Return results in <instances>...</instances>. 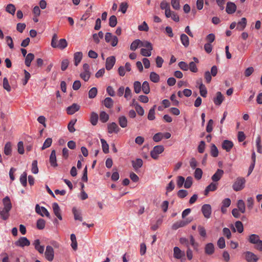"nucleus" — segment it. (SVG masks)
Listing matches in <instances>:
<instances>
[{
    "label": "nucleus",
    "mask_w": 262,
    "mask_h": 262,
    "mask_svg": "<svg viewBox=\"0 0 262 262\" xmlns=\"http://www.w3.org/2000/svg\"><path fill=\"white\" fill-rule=\"evenodd\" d=\"M97 94V89L95 87L91 88L89 91V97L90 99L94 98Z\"/></svg>",
    "instance_id": "nucleus-53"
},
{
    "label": "nucleus",
    "mask_w": 262,
    "mask_h": 262,
    "mask_svg": "<svg viewBox=\"0 0 262 262\" xmlns=\"http://www.w3.org/2000/svg\"><path fill=\"white\" fill-rule=\"evenodd\" d=\"M214 252V245L211 243H208L205 246V252L207 255H211Z\"/></svg>",
    "instance_id": "nucleus-24"
},
{
    "label": "nucleus",
    "mask_w": 262,
    "mask_h": 262,
    "mask_svg": "<svg viewBox=\"0 0 262 262\" xmlns=\"http://www.w3.org/2000/svg\"><path fill=\"white\" fill-rule=\"evenodd\" d=\"M105 41L107 43H111L113 47H115L117 45L118 39L117 36H113L112 33L107 32L105 35Z\"/></svg>",
    "instance_id": "nucleus-5"
},
{
    "label": "nucleus",
    "mask_w": 262,
    "mask_h": 262,
    "mask_svg": "<svg viewBox=\"0 0 262 262\" xmlns=\"http://www.w3.org/2000/svg\"><path fill=\"white\" fill-rule=\"evenodd\" d=\"M107 130L109 134L118 133L120 128L115 122H112L107 124Z\"/></svg>",
    "instance_id": "nucleus-14"
},
{
    "label": "nucleus",
    "mask_w": 262,
    "mask_h": 262,
    "mask_svg": "<svg viewBox=\"0 0 262 262\" xmlns=\"http://www.w3.org/2000/svg\"><path fill=\"white\" fill-rule=\"evenodd\" d=\"M246 180L243 177H238L232 185L233 189L235 191L242 190L245 186Z\"/></svg>",
    "instance_id": "nucleus-3"
},
{
    "label": "nucleus",
    "mask_w": 262,
    "mask_h": 262,
    "mask_svg": "<svg viewBox=\"0 0 262 262\" xmlns=\"http://www.w3.org/2000/svg\"><path fill=\"white\" fill-rule=\"evenodd\" d=\"M40 242L39 239H35L33 245L34 246L35 249L40 254H42L44 252L45 247L43 246L40 245Z\"/></svg>",
    "instance_id": "nucleus-20"
},
{
    "label": "nucleus",
    "mask_w": 262,
    "mask_h": 262,
    "mask_svg": "<svg viewBox=\"0 0 262 262\" xmlns=\"http://www.w3.org/2000/svg\"><path fill=\"white\" fill-rule=\"evenodd\" d=\"M34 59V55L32 53L28 54L25 58V63L26 66L29 67L31 65V61Z\"/></svg>",
    "instance_id": "nucleus-35"
},
{
    "label": "nucleus",
    "mask_w": 262,
    "mask_h": 262,
    "mask_svg": "<svg viewBox=\"0 0 262 262\" xmlns=\"http://www.w3.org/2000/svg\"><path fill=\"white\" fill-rule=\"evenodd\" d=\"M116 62L115 56H112L107 57L106 59L105 68L107 70H111L114 67Z\"/></svg>",
    "instance_id": "nucleus-12"
},
{
    "label": "nucleus",
    "mask_w": 262,
    "mask_h": 262,
    "mask_svg": "<svg viewBox=\"0 0 262 262\" xmlns=\"http://www.w3.org/2000/svg\"><path fill=\"white\" fill-rule=\"evenodd\" d=\"M210 154L213 157H217L219 155V151L216 146L212 144L210 147Z\"/></svg>",
    "instance_id": "nucleus-43"
},
{
    "label": "nucleus",
    "mask_w": 262,
    "mask_h": 262,
    "mask_svg": "<svg viewBox=\"0 0 262 262\" xmlns=\"http://www.w3.org/2000/svg\"><path fill=\"white\" fill-rule=\"evenodd\" d=\"M203 174V171L201 168H195L194 173V178L198 180H199L202 178Z\"/></svg>",
    "instance_id": "nucleus-52"
},
{
    "label": "nucleus",
    "mask_w": 262,
    "mask_h": 262,
    "mask_svg": "<svg viewBox=\"0 0 262 262\" xmlns=\"http://www.w3.org/2000/svg\"><path fill=\"white\" fill-rule=\"evenodd\" d=\"M46 221L42 219H39L37 221L36 227L39 230H42L45 228Z\"/></svg>",
    "instance_id": "nucleus-42"
},
{
    "label": "nucleus",
    "mask_w": 262,
    "mask_h": 262,
    "mask_svg": "<svg viewBox=\"0 0 262 262\" xmlns=\"http://www.w3.org/2000/svg\"><path fill=\"white\" fill-rule=\"evenodd\" d=\"M190 222V221L186 220H182L178 221L176 223H174L172 226V229L173 230H177L179 228L183 227L187 225L188 224H189Z\"/></svg>",
    "instance_id": "nucleus-15"
},
{
    "label": "nucleus",
    "mask_w": 262,
    "mask_h": 262,
    "mask_svg": "<svg viewBox=\"0 0 262 262\" xmlns=\"http://www.w3.org/2000/svg\"><path fill=\"white\" fill-rule=\"evenodd\" d=\"M118 123L120 126L122 128H125L127 126V119L124 116H121L118 118Z\"/></svg>",
    "instance_id": "nucleus-31"
},
{
    "label": "nucleus",
    "mask_w": 262,
    "mask_h": 262,
    "mask_svg": "<svg viewBox=\"0 0 262 262\" xmlns=\"http://www.w3.org/2000/svg\"><path fill=\"white\" fill-rule=\"evenodd\" d=\"M46 258L49 261H52L54 257V251L52 247L47 246L45 252Z\"/></svg>",
    "instance_id": "nucleus-6"
},
{
    "label": "nucleus",
    "mask_w": 262,
    "mask_h": 262,
    "mask_svg": "<svg viewBox=\"0 0 262 262\" xmlns=\"http://www.w3.org/2000/svg\"><path fill=\"white\" fill-rule=\"evenodd\" d=\"M98 115L95 112H92L91 114L90 122L93 125H96L98 122Z\"/></svg>",
    "instance_id": "nucleus-36"
},
{
    "label": "nucleus",
    "mask_w": 262,
    "mask_h": 262,
    "mask_svg": "<svg viewBox=\"0 0 262 262\" xmlns=\"http://www.w3.org/2000/svg\"><path fill=\"white\" fill-rule=\"evenodd\" d=\"M3 88L7 92H10L11 90V86L8 82V80L6 77H5L3 79Z\"/></svg>",
    "instance_id": "nucleus-64"
},
{
    "label": "nucleus",
    "mask_w": 262,
    "mask_h": 262,
    "mask_svg": "<svg viewBox=\"0 0 262 262\" xmlns=\"http://www.w3.org/2000/svg\"><path fill=\"white\" fill-rule=\"evenodd\" d=\"M30 244V241L26 237H21L18 241L15 242V245L16 246L24 247L25 246H28Z\"/></svg>",
    "instance_id": "nucleus-11"
},
{
    "label": "nucleus",
    "mask_w": 262,
    "mask_h": 262,
    "mask_svg": "<svg viewBox=\"0 0 262 262\" xmlns=\"http://www.w3.org/2000/svg\"><path fill=\"white\" fill-rule=\"evenodd\" d=\"M244 254L248 262H257L258 259L257 256L251 252L247 251Z\"/></svg>",
    "instance_id": "nucleus-10"
},
{
    "label": "nucleus",
    "mask_w": 262,
    "mask_h": 262,
    "mask_svg": "<svg viewBox=\"0 0 262 262\" xmlns=\"http://www.w3.org/2000/svg\"><path fill=\"white\" fill-rule=\"evenodd\" d=\"M224 174V171L221 169H217L215 173L211 177V180L214 182H217L222 178Z\"/></svg>",
    "instance_id": "nucleus-17"
},
{
    "label": "nucleus",
    "mask_w": 262,
    "mask_h": 262,
    "mask_svg": "<svg viewBox=\"0 0 262 262\" xmlns=\"http://www.w3.org/2000/svg\"><path fill=\"white\" fill-rule=\"evenodd\" d=\"M27 173L26 171L24 172L20 176L19 181L22 185L24 187L27 184Z\"/></svg>",
    "instance_id": "nucleus-40"
},
{
    "label": "nucleus",
    "mask_w": 262,
    "mask_h": 262,
    "mask_svg": "<svg viewBox=\"0 0 262 262\" xmlns=\"http://www.w3.org/2000/svg\"><path fill=\"white\" fill-rule=\"evenodd\" d=\"M256 145L257 151L260 154L262 153V145H261V139L260 136H258L256 139Z\"/></svg>",
    "instance_id": "nucleus-56"
},
{
    "label": "nucleus",
    "mask_w": 262,
    "mask_h": 262,
    "mask_svg": "<svg viewBox=\"0 0 262 262\" xmlns=\"http://www.w3.org/2000/svg\"><path fill=\"white\" fill-rule=\"evenodd\" d=\"M141 40L136 39L131 43L130 49L132 51H135L138 47H140Z\"/></svg>",
    "instance_id": "nucleus-44"
},
{
    "label": "nucleus",
    "mask_w": 262,
    "mask_h": 262,
    "mask_svg": "<svg viewBox=\"0 0 262 262\" xmlns=\"http://www.w3.org/2000/svg\"><path fill=\"white\" fill-rule=\"evenodd\" d=\"M233 146V144L232 142L228 140H224L222 143V148L227 152L230 151Z\"/></svg>",
    "instance_id": "nucleus-26"
},
{
    "label": "nucleus",
    "mask_w": 262,
    "mask_h": 262,
    "mask_svg": "<svg viewBox=\"0 0 262 262\" xmlns=\"http://www.w3.org/2000/svg\"><path fill=\"white\" fill-rule=\"evenodd\" d=\"M80 77L85 81H88L91 76V73L90 72H82L80 74Z\"/></svg>",
    "instance_id": "nucleus-57"
},
{
    "label": "nucleus",
    "mask_w": 262,
    "mask_h": 262,
    "mask_svg": "<svg viewBox=\"0 0 262 262\" xmlns=\"http://www.w3.org/2000/svg\"><path fill=\"white\" fill-rule=\"evenodd\" d=\"M235 227L238 233H242L244 231L243 223L241 221H236L235 223Z\"/></svg>",
    "instance_id": "nucleus-59"
},
{
    "label": "nucleus",
    "mask_w": 262,
    "mask_h": 262,
    "mask_svg": "<svg viewBox=\"0 0 262 262\" xmlns=\"http://www.w3.org/2000/svg\"><path fill=\"white\" fill-rule=\"evenodd\" d=\"M218 184L215 182L211 183L208 186H207L204 191V195H207L210 191H214L217 188Z\"/></svg>",
    "instance_id": "nucleus-18"
},
{
    "label": "nucleus",
    "mask_w": 262,
    "mask_h": 262,
    "mask_svg": "<svg viewBox=\"0 0 262 262\" xmlns=\"http://www.w3.org/2000/svg\"><path fill=\"white\" fill-rule=\"evenodd\" d=\"M4 154L7 156H10L12 154V144L10 142H7L4 147Z\"/></svg>",
    "instance_id": "nucleus-33"
},
{
    "label": "nucleus",
    "mask_w": 262,
    "mask_h": 262,
    "mask_svg": "<svg viewBox=\"0 0 262 262\" xmlns=\"http://www.w3.org/2000/svg\"><path fill=\"white\" fill-rule=\"evenodd\" d=\"M247 19L245 17H243L237 24L236 29L239 31H243L245 29L247 25Z\"/></svg>",
    "instance_id": "nucleus-27"
},
{
    "label": "nucleus",
    "mask_w": 262,
    "mask_h": 262,
    "mask_svg": "<svg viewBox=\"0 0 262 262\" xmlns=\"http://www.w3.org/2000/svg\"><path fill=\"white\" fill-rule=\"evenodd\" d=\"M52 143V139L51 138H47L44 142L43 145L41 147L42 150H44L47 148L49 147Z\"/></svg>",
    "instance_id": "nucleus-61"
},
{
    "label": "nucleus",
    "mask_w": 262,
    "mask_h": 262,
    "mask_svg": "<svg viewBox=\"0 0 262 262\" xmlns=\"http://www.w3.org/2000/svg\"><path fill=\"white\" fill-rule=\"evenodd\" d=\"M236 6L233 2H228L227 3L226 11L228 14H232L235 12Z\"/></svg>",
    "instance_id": "nucleus-19"
},
{
    "label": "nucleus",
    "mask_w": 262,
    "mask_h": 262,
    "mask_svg": "<svg viewBox=\"0 0 262 262\" xmlns=\"http://www.w3.org/2000/svg\"><path fill=\"white\" fill-rule=\"evenodd\" d=\"M35 211L36 212L43 216L44 214L48 217H50V215L48 210L44 207H40L38 204H36L35 206Z\"/></svg>",
    "instance_id": "nucleus-8"
},
{
    "label": "nucleus",
    "mask_w": 262,
    "mask_h": 262,
    "mask_svg": "<svg viewBox=\"0 0 262 262\" xmlns=\"http://www.w3.org/2000/svg\"><path fill=\"white\" fill-rule=\"evenodd\" d=\"M31 171L34 174H37L38 172V168L37 167V161L34 160L32 163Z\"/></svg>",
    "instance_id": "nucleus-63"
},
{
    "label": "nucleus",
    "mask_w": 262,
    "mask_h": 262,
    "mask_svg": "<svg viewBox=\"0 0 262 262\" xmlns=\"http://www.w3.org/2000/svg\"><path fill=\"white\" fill-rule=\"evenodd\" d=\"M150 79L153 82L157 83L159 81L160 77L156 73L152 72L150 74Z\"/></svg>",
    "instance_id": "nucleus-48"
},
{
    "label": "nucleus",
    "mask_w": 262,
    "mask_h": 262,
    "mask_svg": "<svg viewBox=\"0 0 262 262\" xmlns=\"http://www.w3.org/2000/svg\"><path fill=\"white\" fill-rule=\"evenodd\" d=\"M185 256V253L179 247H174L173 248V257L178 259H182Z\"/></svg>",
    "instance_id": "nucleus-9"
},
{
    "label": "nucleus",
    "mask_w": 262,
    "mask_h": 262,
    "mask_svg": "<svg viewBox=\"0 0 262 262\" xmlns=\"http://www.w3.org/2000/svg\"><path fill=\"white\" fill-rule=\"evenodd\" d=\"M185 178L182 176H178L177 179V185L179 188H181L184 185Z\"/></svg>",
    "instance_id": "nucleus-62"
},
{
    "label": "nucleus",
    "mask_w": 262,
    "mask_h": 262,
    "mask_svg": "<svg viewBox=\"0 0 262 262\" xmlns=\"http://www.w3.org/2000/svg\"><path fill=\"white\" fill-rule=\"evenodd\" d=\"M109 116L108 115L105 113V112H101L100 114V120L103 122L105 123L108 120Z\"/></svg>",
    "instance_id": "nucleus-51"
},
{
    "label": "nucleus",
    "mask_w": 262,
    "mask_h": 262,
    "mask_svg": "<svg viewBox=\"0 0 262 262\" xmlns=\"http://www.w3.org/2000/svg\"><path fill=\"white\" fill-rule=\"evenodd\" d=\"M68 46V43L65 39H60L56 43H52V47L59 48L61 50L65 49Z\"/></svg>",
    "instance_id": "nucleus-13"
},
{
    "label": "nucleus",
    "mask_w": 262,
    "mask_h": 262,
    "mask_svg": "<svg viewBox=\"0 0 262 262\" xmlns=\"http://www.w3.org/2000/svg\"><path fill=\"white\" fill-rule=\"evenodd\" d=\"M50 163L51 165L53 167L57 166V161H56V151L55 150H52L50 156Z\"/></svg>",
    "instance_id": "nucleus-25"
},
{
    "label": "nucleus",
    "mask_w": 262,
    "mask_h": 262,
    "mask_svg": "<svg viewBox=\"0 0 262 262\" xmlns=\"http://www.w3.org/2000/svg\"><path fill=\"white\" fill-rule=\"evenodd\" d=\"M180 39L182 45L187 48L189 45V39L188 37L185 34H181L180 36Z\"/></svg>",
    "instance_id": "nucleus-30"
},
{
    "label": "nucleus",
    "mask_w": 262,
    "mask_h": 262,
    "mask_svg": "<svg viewBox=\"0 0 262 262\" xmlns=\"http://www.w3.org/2000/svg\"><path fill=\"white\" fill-rule=\"evenodd\" d=\"M103 104L106 107L110 108L113 105V101L111 98L107 97L104 100Z\"/></svg>",
    "instance_id": "nucleus-45"
},
{
    "label": "nucleus",
    "mask_w": 262,
    "mask_h": 262,
    "mask_svg": "<svg viewBox=\"0 0 262 262\" xmlns=\"http://www.w3.org/2000/svg\"><path fill=\"white\" fill-rule=\"evenodd\" d=\"M201 211L204 217L206 219L210 217L212 209L211 205L209 204H204L202 206Z\"/></svg>",
    "instance_id": "nucleus-7"
},
{
    "label": "nucleus",
    "mask_w": 262,
    "mask_h": 262,
    "mask_svg": "<svg viewBox=\"0 0 262 262\" xmlns=\"http://www.w3.org/2000/svg\"><path fill=\"white\" fill-rule=\"evenodd\" d=\"M134 89L136 94L140 93L141 90V83L138 81H135L134 83Z\"/></svg>",
    "instance_id": "nucleus-54"
},
{
    "label": "nucleus",
    "mask_w": 262,
    "mask_h": 262,
    "mask_svg": "<svg viewBox=\"0 0 262 262\" xmlns=\"http://www.w3.org/2000/svg\"><path fill=\"white\" fill-rule=\"evenodd\" d=\"M141 47L145 48V49H149V50L153 49L152 44L150 42L146 40H141L140 47Z\"/></svg>",
    "instance_id": "nucleus-50"
},
{
    "label": "nucleus",
    "mask_w": 262,
    "mask_h": 262,
    "mask_svg": "<svg viewBox=\"0 0 262 262\" xmlns=\"http://www.w3.org/2000/svg\"><path fill=\"white\" fill-rule=\"evenodd\" d=\"M237 209L240 211L242 213H244L246 211V206L245 202L242 200H239L237 203Z\"/></svg>",
    "instance_id": "nucleus-32"
},
{
    "label": "nucleus",
    "mask_w": 262,
    "mask_h": 262,
    "mask_svg": "<svg viewBox=\"0 0 262 262\" xmlns=\"http://www.w3.org/2000/svg\"><path fill=\"white\" fill-rule=\"evenodd\" d=\"M152 50H149V49L142 48L140 51L141 54L145 57H149L151 55V51Z\"/></svg>",
    "instance_id": "nucleus-55"
},
{
    "label": "nucleus",
    "mask_w": 262,
    "mask_h": 262,
    "mask_svg": "<svg viewBox=\"0 0 262 262\" xmlns=\"http://www.w3.org/2000/svg\"><path fill=\"white\" fill-rule=\"evenodd\" d=\"M217 245L220 249H223L226 247L225 240L223 237L219 238L217 242Z\"/></svg>",
    "instance_id": "nucleus-60"
},
{
    "label": "nucleus",
    "mask_w": 262,
    "mask_h": 262,
    "mask_svg": "<svg viewBox=\"0 0 262 262\" xmlns=\"http://www.w3.org/2000/svg\"><path fill=\"white\" fill-rule=\"evenodd\" d=\"M248 241L250 243L255 245L260 241V238L258 235L252 234L249 236Z\"/></svg>",
    "instance_id": "nucleus-34"
},
{
    "label": "nucleus",
    "mask_w": 262,
    "mask_h": 262,
    "mask_svg": "<svg viewBox=\"0 0 262 262\" xmlns=\"http://www.w3.org/2000/svg\"><path fill=\"white\" fill-rule=\"evenodd\" d=\"M192 178L190 176L187 177L186 180H185L184 187L187 189L190 188L192 185Z\"/></svg>",
    "instance_id": "nucleus-46"
},
{
    "label": "nucleus",
    "mask_w": 262,
    "mask_h": 262,
    "mask_svg": "<svg viewBox=\"0 0 262 262\" xmlns=\"http://www.w3.org/2000/svg\"><path fill=\"white\" fill-rule=\"evenodd\" d=\"M164 148L163 145L155 146L153 149L150 151V156L154 159H157L159 157V155L164 151Z\"/></svg>",
    "instance_id": "nucleus-4"
},
{
    "label": "nucleus",
    "mask_w": 262,
    "mask_h": 262,
    "mask_svg": "<svg viewBox=\"0 0 262 262\" xmlns=\"http://www.w3.org/2000/svg\"><path fill=\"white\" fill-rule=\"evenodd\" d=\"M117 23V19L116 16L112 15L109 18V25L111 27H114Z\"/></svg>",
    "instance_id": "nucleus-58"
},
{
    "label": "nucleus",
    "mask_w": 262,
    "mask_h": 262,
    "mask_svg": "<svg viewBox=\"0 0 262 262\" xmlns=\"http://www.w3.org/2000/svg\"><path fill=\"white\" fill-rule=\"evenodd\" d=\"M156 105H154L152 108H151L148 112L147 118L149 120H154L155 119V109Z\"/></svg>",
    "instance_id": "nucleus-37"
},
{
    "label": "nucleus",
    "mask_w": 262,
    "mask_h": 262,
    "mask_svg": "<svg viewBox=\"0 0 262 262\" xmlns=\"http://www.w3.org/2000/svg\"><path fill=\"white\" fill-rule=\"evenodd\" d=\"M80 108V106L76 103H73L72 105L67 108V113L69 115H73L77 112Z\"/></svg>",
    "instance_id": "nucleus-21"
},
{
    "label": "nucleus",
    "mask_w": 262,
    "mask_h": 262,
    "mask_svg": "<svg viewBox=\"0 0 262 262\" xmlns=\"http://www.w3.org/2000/svg\"><path fill=\"white\" fill-rule=\"evenodd\" d=\"M100 141L102 144V148L103 151L105 154H107L109 152L108 144L107 143L106 141L103 139H101Z\"/></svg>",
    "instance_id": "nucleus-41"
},
{
    "label": "nucleus",
    "mask_w": 262,
    "mask_h": 262,
    "mask_svg": "<svg viewBox=\"0 0 262 262\" xmlns=\"http://www.w3.org/2000/svg\"><path fill=\"white\" fill-rule=\"evenodd\" d=\"M224 97L221 92H217L216 93V96L213 99V102L216 105H220L223 102Z\"/></svg>",
    "instance_id": "nucleus-23"
},
{
    "label": "nucleus",
    "mask_w": 262,
    "mask_h": 262,
    "mask_svg": "<svg viewBox=\"0 0 262 262\" xmlns=\"http://www.w3.org/2000/svg\"><path fill=\"white\" fill-rule=\"evenodd\" d=\"M72 212L74 214V219L75 220L82 221V217L81 216V212L79 210H78L76 207H73L72 209Z\"/></svg>",
    "instance_id": "nucleus-29"
},
{
    "label": "nucleus",
    "mask_w": 262,
    "mask_h": 262,
    "mask_svg": "<svg viewBox=\"0 0 262 262\" xmlns=\"http://www.w3.org/2000/svg\"><path fill=\"white\" fill-rule=\"evenodd\" d=\"M3 207L0 208V216L3 220H7L10 215L9 212L12 208V204L9 196L3 199Z\"/></svg>",
    "instance_id": "nucleus-1"
},
{
    "label": "nucleus",
    "mask_w": 262,
    "mask_h": 262,
    "mask_svg": "<svg viewBox=\"0 0 262 262\" xmlns=\"http://www.w3.org/2000/svg\"><path fill=\"white\" fill-rule=\"evenodd\" d=\"M141 89L143 93L145 94H148L150 92L149 85L147 81H145L143 82Z\"/></svg>",
    "instance_id": "nucleus-39"
},
{
    "label": "nucleus",
    "mask_w": 262,
    "mask_h": 262,
    "mask_svg": "<svg viewBox=\"0 0 262 262\" xmlns=\"http://www.w3.org/2000/svg\"><path fill=\"white\" fill-rule=\"evenodd\" d=\"M132 166L136 171L141 168L143 165V161L141 159L137 158L132 161Z\"/></svg>",
    "instance_id": "nucleus-22"
},
{
    "label": "nucleus",
    "mask_w": 262,
    "mask_h": 262,
    "mask_svg": "<svg viewBox=\"0 0 262 262\" xmlns=\"http://www.w3.org/2000/svg\"><path fill=\"white\" fill-rule=\"evenodd\" d=\"M200 95L203 97H206L207 96V91L204 84L201 82L200 85H199Z\"/></svg>",
    "instance_id": "nucleus-47"
},
{
    "label": "nucleus",
    "mask_w": 262,
    "mask_h": 262,
    "mask_svg": "<svg viewBox=\"0 0 262 262\" xmlns=\"http://www.w3.org/2000/svg\"><path fill=\"white\" fill-rule=\"evenodd\" d=\"M52 208L53 210L54 213L56 216V217L59 220H62V217L61 214V210L57 203H54L52 204Z\"/></svg>",
    "instance_id": "nucleus-16"
},
{
    "label": "nucleus",
    "mask_w": 262,
    "mask_h": 262,
    "mask_svg": "<svg viewBox=\"0 0 262 262\" xmlns=\"http://www.w3.org/2000/svg\"><path fill=\"white\" fill-rule=\"evenodd\" d=\"M82 53L81 52H77L74 54V64L76 66H77L78 64L80 62L82 58Z\"/></svg>",
    "instance_id": "nucleus-28"
},
{
    "label": "nucleus",
    "mask_w": 262,
    "mask_h": 262,
    "mask_svg": "<svg viewBox=\"0 0 262 262\" xmlns=\"http://www.w3.org/2000/svg\"><path fill=\"white\" fill-rule=\"evenodd\" d=\"M6 11L8 13L14 15L16 11V8L13 4H9L6 7Z\"/></svg>",
    "instance_id": "nucleus-38"
},
{
    "label": "nucleus",
    "mask_w": 262,
    "mask_h": 262,
    "mask_svg": "<svg viewBox=\"0 0 262 262\" xmlns=\"http://www.w3.org/2000/svg\"><path fill=\"white\" fill-rule=\"evenodd\" d=\"M77 121L76 119L71 120L68 125V128L70 133H74L75 131L74 125Z\"/></svg>",
    "instance_id": "nucleus-49"
},
{
    "label": "nucleus",
    "mask_w": 262,
    "mask_h": 262,
    "mask_svg": "<svg viewBox=\"0 0 262 262\" xmlns=\"http://www.w3.org/2000/svg\"><path fill=\"white\" fill-rule=\"evenodd\" d=\"M180 243L186 246L187 249L190 248V246L191 245L194 250L198 251L199 247V244L195 242L194 237L192 235H190L189 238H186V237H181L180 238Z\"/></svg>",
    "instance_id": "nucleus-2"
}]
</instances>
